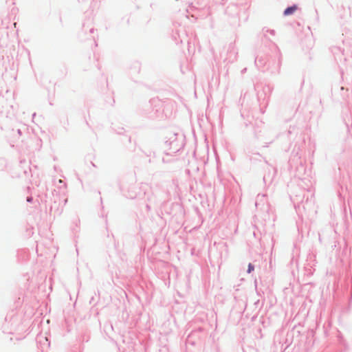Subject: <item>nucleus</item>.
<instances>
[{
  "mask_svg": "<svg viewBox=\"0 0 352 352\" xmlns=\"http://www.w3.org/2000/svg\"><path fill=\"white\" fill-rule=\"evenodd\" d=\"M252 270H254V266L252 264H249L248 266V272H251Z\"/></svg>",
  "mask_w": 352,
  "mask_h": 352,
  "instance_id": "obj_2",
  "label": "nucleus"
},
{
  "mask_svg": "<svg viewBox=\"0 0 352 352\" xmlns=\"http://www.w3.org/2000/svg\"><path fill=\"white\" fill-rule=\"evenodd\" d=\"M298 9L297 6H293L286 8L284 11V14L287 16L294 14Z\"/></svg>",
  "mask_w": 352,
  "mask_h": 352,
  "instance_id": "obj_1",
  "label": "nucleus"
}]
</instances>
